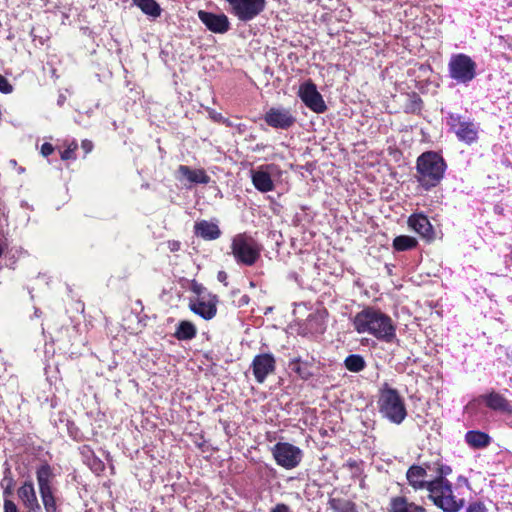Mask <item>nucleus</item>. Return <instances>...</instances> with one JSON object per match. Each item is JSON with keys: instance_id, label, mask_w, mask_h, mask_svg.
I'll list each match as a JSON object with an SVG mask.
<instances>
[{"instance_id": "obj_25", "label": "nucleus", "mask_w": 512, "mask_h": 512, "mask_svg": "<svg viewBox=\"0 0 512 512\" xmlns=\"http://www.w3.org/2000/svg\"><path fill=\"white\" fill-rule=\"evenodd\" d=\"M133 3L148 17L156 19L161 15L162 9L155 0H132Z\"/></svg>"}, {"instance_id": "obj_8", "label": "nucleus", "mask_w": 512, "mask_h": 512, "mask_svg": "<svg viewBox=\"0 0 512 512\" xmlns=\"http://www.w3.org/2000/svg\"><path fill=\"white\" fill-rule=\"evenodd\" d=\"M277 465L290 470L296 468L302 461V450L288 442H278L272 448Z\"/></svg>"}, {"instance_id": "obj_5", "label": "nucleus", "mask_w": 512, "mask_h": 512, "mask_svg": "<svg viewBox=\"0 0 512 512\" xmlns=\"http://www.w3.org/2000/svg\"><path fill=\"white\" fill-rule=\"evenodd\" d=\"M429 498L446 512H457L464 505L463 499L453 495L451 484L447 480H433L430 483Z\"/></svg>"}, {"instance_id": "obj_32", "label": "nucleus", "mask_w": 512, "mask_h": 512, "mask_svg": "<svg viewBox=\"0 0 512 512\" xmlns=\"http://www.w3.org/2000/svg\"><path fill=\"white\" fill-rule=\"evenodd\" d=\"M41 499L46 512H56L57 506L53 491L41 494Z\"/></svg>"}, {"instance_id": "obj_50", "label": "nucleus", "mask_w": 512, "mask_h": 512, "mask_svg": "<svg viewBox=\"0 0 512 512\" xmlns=\"http://www.w3.org/2000/svg\"><path fill=\"white\" fill-rule=\"evenodd\" d=\"M35 315H36V316H38V315H39V312H38V310H37V309L35 310Z\"/></svg>"}, {"instance_id": "obj_41", "label": "nucleus", "mask_w": 512, "mask_h": 512, "mask_svg": "<svg viewBox=\"0 0 512 512\" xmlns=\"http://www.w3.org/2000/svg\"><path fill=\"white\" fill-rule=\"evenodd\" d=\"M193 292L196 293V297H200L201 295H205V294H211L210 292H208L206 290V288H204L202 285H198V284H195L193 286Z\"/></svg>"}, {"instance_id": "obj_49", "label": "nucleus", "mask_w": 512, "mask_h": 512, "mask_svg": "<svg viewBox=\"0 0 512 512\" xmlns=\"http://www.w3.org/2000/svg\"><path fill=\"white\" fill-rule=\"evenodd\" d=\"M136 305H138V306H139V308H140V310H142V305H141V302H140V301H137V302H136Z\"/></svg>"}, {"instance_id": "obj_10", "label": "nucleus", "mask_w": 512, "mask_h": 512, "mask_svg": "<svg viewBox=\"0 0 512 512\" xmlns=\"http://www.w3.org/2000/svg\"><path fill=\"white\" fill-rule=\"evenodd\" d=\"M218 297L214 294H205L200 297L191 298L189 301L190 310L204 320H211L217 314Z\"/></svg>"}, {"instance_id": "obj_2", "label": "nucleus", "mask_w": 512, "mask_h": 512, "mask_svg": "<svg viewBox=\"0 0 512 512\" xmlns=\"http://www.w3.org/2000/svg\"><path fill=\"white\" fill-rule=\"evenodd\" d=\"M417 179L422 187L430 189L442 180L446 163L436 152H425L417 159Z\"/></svg>"}, {"instance_id": "obj_26", "label": "nucleus", "mask_w": 512, "mask_h": 512, "mask_svg": "<svg viewBox=\"0 0 512 512\" xmlns=\"http://www.w3.org/2000/svg\"><path fill=\"white\" fill-rule=\"evenodd\" d=\"M80 454L86 463V465L95 473L102 471V461L94 455V452L89 446H82L80 448Z\"/></svg>"}, {"instance_id": "obj_18", "label": "nucleus", "mask_w": 512, "mask_h": 512, "mask_svg": "<svg viewBox=\"0 0 512 512\" xmlns=\"http://www.w3.org/2000/svg\"><path fill=\"white\" fill-rule=\"evenodd\" d=\"M195 234L204 240H216L221 236L217 223L201 220L195 223Z\"/></svg>"}, {"instance_id": "obj_22", "label": "nucleus", "mask_w": 512, "mask_h": 512, "mask_svg": "<svg viewBox=\"0 0 512 512\" xmlns=\"http://www.w3.org/2000/svg\"><path fill=\"white\" fill-rule=\"evenodd\" d=\"M465 441L470 447L474 449H481L490 444L491 438L485 432L471 430L465 434Z\"/></svg>"}, {"instance_id": "obj_20", "label": "nucleus", "mask_w": 512, "mask_h": 512, "mask_svg": "<svg viewBox=\"0 0 512 512\" xmlns=\"http://www.w3.org/2000/svg\"><path fill=\"white\" fill-rule=\"evenodd\" d=\"M481 399L484 400L486 406L492 410L512 413L510 402L497 392L482 395Z\"/></svg>"}, {"instance_id": "obj_29", "label": "nucleus", "mask_w": 512, "mask_h": 512, "mask_svg": "<svg viewBox=\"0 0 512 512\" xmlns=\"http://www.w3.org/2000/svg\"><path fill=\"white\" fill-rule=\"evenodd\" d=\"M344 365L350 372H360L366 367V362L361 355L351 354L344 360Z\"/></svg>"}, {"instance_id": "obj_37", "label": "nucleus", "mask_w": 512, "mask_h": 512, "mask_svg": "<svg viewBox=\"0 0 512 512\" xmlns=\"http://www.w3.org/2000/svg\"><path fill=\"white\" fill-rule=\"evenodd\" d=\"M13 90L12 86L9 84L8 80L0 74V92L2 93H11Z\"/></svg>"}, {"instance_id": "obj_3", "label": "nucleus", "mask_w": 512, "mask_h": 512, "mask_svg": "<svg viewBox=\"0 0 512 512\" xmlns=\"http://www.w3.org/2000/svg\"><path fill=\"white\" fill-rule=\"evenodd\" d=\"M378 406L382 417L393 424H401L407 416L404 400L399 392L387 385L380 392Z\"/></svg>"}, {"instance_id": "obj_9", "label": "nucleus", "mask_w": 512, "mask_h": 512, "mask_svg": "<svg viewBox=\"0 0 512 512\" xmlns=\"http://www.w3.org/2000/svg\"><path fill=\"white\" fill-rule=\"evenodd\" d=\"M280 174V169L275 164H264L251 170V179L254 187L262 192H270L274 190L273 177Z\"/></svg>"}, {"instance_id": "obj_1", "label": "nucleus", "mask_w": 512, "mask_h": 512, "mask_svg": "<svg viewBox=\"0 0 512 512\" xmlns=\"http://www.w3.org/2000/svg\"><path fill=\"white\" fill-rule=\"evenodd\" d=\"M353 325L358 333H368L386 343L396 339V327L392 319L380 310L373 308L362 310L354 317Z\"/></svg>"}, {"instance_id": "obj_35", "label": "nucleus", "mask_w": 512, "mask_h": 512, "mask_svg": "<svg viewBox=\"0 0 512 512\" xmlns=\"http://www.w3.org/2000/svg\"><path fill=\"white\" fill-rule=\"evenodd\" d=\"M467 512H487V508L482 502L477 501L468 506Z\"/></svg>"}, {"instance_id": "obj_45", "label": "nucleus", "mask_w": 512, "mask_h": 512, "mask_svg": "<svg viewBox=\"0 0 512 512\" xmlns=\"http://www.w3.org/2000/svg\"><path fill=\"white\" fill-rule=\"evenodd\" d=\"M217 278L220 282H225L227 279V274L224 271H220L217 275Z\"/></svg>"}, {"instance_id": "obj_17", "label": "nucleus", "mask_w": 512, "mask_h": 512, "mask_svg": "<svg viewBox=\"0 0 512 512\" xmlns=\"http://www.w3.org/2000/svg\"><path fill=\"white\" fill-rule=\"evenodd\" d=\"M177 174L179 180L184 178L189 183L208 184L210 182V177L203 169H191L189 166L180 165Z\"/></svg>"}, {"instance_id": "obj_44", "label": "nucleus", "mask_w": 512, "mask_h": 512, "mask_svg": "<svg viewBox=\"0 0 512 512\" xmlns=\"http://www.w3.org/2000/svg\"><path fill=\"white\" fill-rule=\"evenodd\" d=\"M180 242L179 241H169L168 242V248L171 252H176L180 249Z\"/></svg>"}, {"instance_id": "obj_27", "label": "nucleus", "mask_w": 512, "mask_h": 512, "mask_svg": "<svg viewBox=\"0 0 512 512\" xmlns=\"http://www.w3.org/2000/svg\"><path fill=\"white\" fill-rule=\"evenodd\" d=\"M196 333L197 329L195 325L190 321L183 320L179 322L174 336L180 341H188L193 339Z\"/></svg>"}, {"instance_id": "obj_34", "label": "nucleus", "mask_w": 512, "mask_h": 512, "mask_svg": "<svg viewBox=\"0 0 512 512\" xmlns=\"http://www.w3.org/2000/svg\"><path fill=\"white\" fill-rule=\"evenodd\" d=\"M438 463H439V461H436V462H425L421 466H423L426 469V474L427 475L430 472L431 476H433V478H434L435 475H436V472H437Z\"/></svg>"}, {"instance_id": "obj_33", "label": "nucleus", "mask_w": 512, "mask_h": 512, "mask_svg": "<svg viewBox=\"0 0 512 512\" xmlns=\"http://www.w3.org/2000/svg\"><path fill=\"white\" fill-rule=\"evenodd\" d=\"M451 468L447 465H443L440 462L438 463V468L435 477L433 480H445V476L451 473Z\"/></svg>"}, {"instance_id": "obj_38", "label": "nucleus", "mask_w": 512, "mask_h": 512, "mask_svg": "<svg viewBox=\"0 0 512 512\" xmlns=\"http://www.w3.org/2000/svg\"><path fill=\"white\" fill-rule=\"evenodd\" d=\"M13 480L11 477L5 476L1 481V486L4 488V495H10L11 494V486H12Z\"/></svg>"}, {"instance_id": "obj_30", "label": "nucleus", "mask_w": 512, "mask_h": 512, "mask_svg": "<svg viewBox=\"0 0 512 512\" xmlns=\"http://www.w3.org/2000/svg\"><path fill=\"white\" fill-rule=\"evenodd\" d=\"M289 366L301 379L306 380L312 376L309 364L302 362L299 358L291 360Z\"/></svg>"}, {"instance_id": "obj_16", "label": "nucleus", "mask_w": 512, "mask_h": 512, "mask_svg": "<svg viewBox=\"0 0 512 512\" xmlns=\"http://www.w3.org/2000/svg\"><path fill=\"white\" fill-rule=\"evenodd\" d=\"M427 477L426 469L419 465L410 466L406 472L407 481L415 490L426 489L429 492L433 479L428 480Z\"/></svg>"}, {"instance_id": "obj_46", "label": "nucleus", "mask_w": 512, "mask_h": 512, "mask_svg": "<svg viewBox=\"0 0 512 512\" xmlns=\"http://www.w3.org/2000/svg\"><path fill=\"white\" fill-rule=\"evenodd\" d=\"M24 171H25V169H24L23 167H19V168H18V173H19V174L24 173Z\"/></svg>"}, {"instance_id": "obj_11", "label": "nucleus", "mask_w": 512, "mask_h": 512, "mask_svg": "<svg viewBox=\"0 0 512 512\" xmlns=\"http://www.w3.org/2000/svg\"><path fill=\"white\" fill-rule=\"evenodd\" d=\"M298 96L302 102L315 113H323L327 109L322 95L318 92L316 85L311 81L304 82L300 85Z\"/></svg>"}, {"instance_id": "obj_21", "label": "nucleus", "mask_w": 512, "mask_h": 512, "mask_svg": "<svg viewBox=\"0 0 512 512\" xmlns=\"http://www.w3.org/2000/svg\"><path fill=\"white\" fill-rule=\"evenodd\" d=\"M408 224L423 237H430L432 234V225L428 218L422 214L411 215L408 219Z\"/></svg>"}, {"instance_id": "obj_43", "label": "nucleus", "mask_w": 512, "mask_h": 512, "mask_svg": "<svg viewBox=\"0 0 512 512\" xmlns=\"http://www.w3.org/2000/svg\"><path fill=\"white\" fill-rule=\"evenodd\" d=\"M82 149L84 150L85 154H88L93 149V144L89 140H83L81 144Z\"/></svg>"}, {"instance_id": "obj_48", "label": "nucleus", "mask_w": 512, "mask_h": 512, "mask_svg": "<svg viewBox=\"0 0 512 512\" xmlns=\"http://www.w3.org/2000/svg\"><path fill=\"white\" fill-rule=\"evenodd\" d=\"M10 163L12 164V166H16L17 165L16 160H11Z\"/></svg>"}, {"instance_id": "obj_24", "label": "nucleus", "mask_w": 512, "mask_h": 512, "mask_svg": "<svg viewBox=\"0 0 512 512\" xmlns=\"http://www.w3.org/2000/svg\"><path fill=\"white\" fill-rule=\"evenodd\" d=\"M36 477L40 495L52 491V472L49 465H42L41 467H39L36 472Z\"/></svg>"}, {"instance_id": "obj_19", "label": "nucleus", "mask_w": 512, "mask_h": 512, "mask_svg": "<svg viewBox=\"0 0 512 512\" xmlns=\"http://www.w3.org/2000/svg\"><path fill=\"white\" fill-rule=\"evenodd\" d=\"M388 510L389 512H426L422 506L410 502L404 496L392 497L389 502Z\"/></svg>"}, {"instance_id": "obj_31", "label": "nucleus", "mask_w": 512, "mask_h": 512, "mask_svg": "<svg viewBox=\"0 0 512 512\" xmlns=\"http://www.w3.org/2000/svg\"><path fill=\"white\" fill-rule=\"evenodd\" d=\"M417 245L415 238L411 236L401 235L394 239L393 247L397 251H406L414 248Z\"/></svg>"}, {"instance_id": "obj_51", "label": "nucleus", "mask_w": 512, "mask_h": 512, "mask_svg": "<svg viewBox=\"0 0 512 512\" xmlns=\"http://www.w3.org/2000/svg\"><path fill=\"white\" fill-rule=\"evenodd\" d=\"M142 323V319H138V324H141Z\"/></svg>"}, {"instance_id": "obj_39", "label": "nucleus", "mask_w": 512, "mask_h": 512, "mask_svg": "<svg viewBox=\"0 0 512 512\" xmlns=\"http://www.w3.org/2000/svg\"><path fill=\"white\" fill-rule=\"evenodd\" d=\"M4 512H18L17 506L11 500L4 501Z\"/></svg>"}, {"instance_id": "obj_42", "label": "nucleus", "mask_w": 512, "mask_h": 512, "mask_svg": "<svg viewBox=\"0 0 512 512\" xmlns=\"http://www.w3.org/2000/svg\"><path fill=\"white\" fill-rule=\"evenodd\" d=\"M290 509L286 504L279 503L277 504L270 512H289Z\"/></svg>"}, {"instance_id": "obj_47", "label": "nucleus", "mask_w": 512, "mask_h": 512, "mask_svg": "<svg viewBox=\"0 0 512 512\" xmlns=\"http://www.w3.org/2000/svg\"><path fill=\"white\" fill-rule=\"evenodd\" d=\"M3 251H4V248H3L2 244H0V257H1V256H2V254H3Z\"/></svg>"}, {"instance_id": "obj_40", "label": "nucleus", "mask_w": 512, "mask_h": 512, "mask_svg": "<svg viewBox=\"0 0 512 512\" xmlns=\"http://www.w3.org/2000/svg\"><path fill=\"white\" fill-rule=\"evenodd\" d=\"M54 151V147L50 144V143H44L42 146H41V154L44 156V157H47L49 156L50 154H52Z\"/></svg>"}, {"instance_id": "obj_15", "label": "nucleus", "mask_w": 512, "mask_h": 512, "mask_svg": "<svg viewBox=\"0 0 512 512\" xmlns=\"http://www.w3.org/2000/svg\"><path fill=\"white\" fill-rule=\"evenodd\" d=\"M18 497L23 503L27 512H42L35 488L32 482H24L18 489Z\"/></svg>"}, {"instance_id": "obj_14", "label": "nucleus", "mask_w": 512, "mask_h": 512, "mask_svg": "<svg viewBox=\"0 0 512 512\" xmlns=\"http://www.w3.org/2000/svg\"><path fill=\"white\" fill-rule=\"evenodd\" d=\"M198 18L213 33H225L230 28L228 17L225 14H214L204 10L198 11Z\"/></svg>"}, {"instance_id": "obj_36", "label": "nucleus", "mask_w": 512, "mask_h": 512, "mask_svg": "<svg viewBox=\"0 0 512 512\" xmlns=\"http://www.w3.org/2000/svg\"><path fill=\"white\" fill-rule=\"evenodd\" d=\"M77 149V144L72 143L66 150H64L61 154V158L63 160H68L74 158V151Z\"/></svg>"}, {"instance_id": "obj_4", "label": "nucleus", "mask_w": 512, "mask_h": 512, "mask_svg": "<svg viewBox=\"0 0 512 512\" xmlns=\"http://www.w3.org/2000/svg\"><path fill=\"white\" fill-rule=\"evenodd\" d=\"M231 253L238 264L252 266L260 257L261 245L246 233L232 238Z\"/></svg>"}, {"instance_id": "obj_6", "label": "nucleus", "mask_w": 512, "mask_h": 512, "mask_svg": "<svg viewBox=\"0 0 512 512\" xmlns=\"http://www.w3.org/2000/svg\"><path fill=\"white\" fill-rule=\"evenodd\" d=\"M476 63L463 53L452 55L448 63L449 76L457 83L466 84L476 77Z\"/></svg>"}, {"instance_id": "obj_7", "label": "nucleus", "mask_w": 512, "mask_h": 512, "mask_svg": "<svg viewBox=\"0 0 512 512\" xmlns=\"http://www.w3.org/2000/svg\"><path fill=\"white\" fill-rule=\"evenodd\" d=\"M447 125L461 142L470 145L478 139V125L459 114L449 113L447 117Z\"/></svg>"}, {"instance_id": "obj_28", "label": "nucleus", "mask_w": 512, "mask_h": 512, "mask_svg": "<svg viewBox=\"0 0 512 512\" xmlns=\"http://www.w3.org/2000/svg\"><path fill=\"white\" fill-rule=\"evenodd\" d=\"M328 505L333 512H356L355 504L347 499L330 498Z\"/></svg>"}, {"instance_id": "obj_23", "label": "nucleus", "mask_w": 512, "mask_h": 512, "mask_svg": "<svg viewBox=\"0 0 512 512\" xmlns=\"http://www.w3.org/2000/svg\"><path fill=\"white\" fill-rule=\"evenodd\" d=\"M36 477L40 495L52 491V472L49 465H42L41 467H39L36 472Z\"/></svg>"}, {"instance_id": "obj_12", "label": "nucleus", "mask_w": 512, "mask_h": 512, "mask_svg": "<svg viewBox=\"0 0 512 512\" xmlns=\"http://www.w3.org/2000/svg\"><path fill=\"white\" fill-rule=\"evenodd\" d=\"M253 375L258 383H263L276 368L275 357L270 353L256 355L251 364Z\"/></svg>"}, {"instance_id": "obj_13", "label": "nucleus", "mask_w": 512, "mask_h": 512, "mask_svg": "<svg viewBox=\"0 0 512 512\" xmlns=\"http://www.w3.org/2000/svg\"><path fill=\"white\" fill-rule=\"evenodd\" d=\"M265 121L273 128L288 129L295 123L296 118L287 108L273 107L265 114Z\"/></svg>"}]
</instances>
